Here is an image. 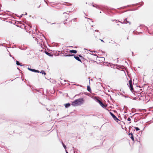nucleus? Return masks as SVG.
<instances>
[{
	"instance_id": "1",
	"label": "nucleus",
	"mask_w": 153,
	"mask_h": 153,
	"mask_svg": "<svg viewBox=\"0 0 153 153\" xmlns=\"http://www.w3.org/2000/svg\"><path fill=\"white\" fill-rule=\"evenodd\" d=\"M84 102V100L83 99H79L73 102L72 105L74 106H77L82 104Z\"/></svg>"
},
{
	"instance_id": "2",
	"label": "nucleus",
	"mask_w": 153,
	"mask_h": 153,
	"mask_svg": "<svg viewBox=\"0 0 153 153\" xmlns=\"http://www.w3.org/2000/svg\"><path fill=\"white\" fill-rule=\"evenodd\" d=\"M129 87H130V89L131 91L133 90L132 86V82L131 80H130L129 81Z\"/></svg>"
},
{
	"instance_id": "3",
	"label": "nucleus",
	"mask_w": 153,
	"mask_h": 153,
	"mask_svg": "<svg viewBox=\"0 0 153 153\" xmlns=\"http://www.w3.org/2000/svg\"><path fill=\"white\" fill-rule=\"evenodd\" d=\"M110 114L114 120L117 122H118V121H119V120L112 113L110 112Z\"/></svg>"
},
{
	"instance_id": "4",
	"label": "nucleus",
	"mask_w": 153,
	"mask_h": 153,
	"mask_svg": "<svg viewBox=\"0 0 153 153\" xmlns=\"http://www.w3.org/2000/svg\"><path fill=\"white\" fill-rule=\"evenodd\" d=\"M97 101L98 102L100 105L102 107H106L105 105H104L99 100L97 99H96Z\"/></svg>"
},
{
	"instance_id": "5",
	"label": "nucleus",
	"mask_w": 153,
	"mask_h": 153,
	"mask_svg": "<svg viewBox=\"0 0 153 153\" xmlns=\"http://www.w3.org/2000/svg\"><path fill=\"white\" fill-rule=\"evenodd\" d=\"M28 69L29 70H30L31 71L34 72H37V73L39 72V71H38L37 70H35L34 69H31V68H28Z\"/></svg>"
},
{
	"instance_id": "6",
	"label": "nucleus",
	"mask_w": 153,
	"mask_h": 153,
	"mask_svg": "<svg viewBox=\"0 0 153 153\" xmlns=\"http://www.w3.org/2000/svg\"><path fill=\"white\" fill-rule=\"evenodd\" d=\"M74 58L77 60L81 62V59H79V58L77 56H74Z\"/></svg>"
},
{
	"instance_id": "7",
	"label": "nucleus",
	"mask_w": 153,
	"mask_h": 153,
	"mask_svg": "<svg viewBox=\"0 0 153 153\" xmlns=\"http://www.w3.org/2000/svg\"><path fill=\"white\" fill-rule=\"evenodd\" d=\"M70 52L71 53H77V51L76 50H70Z\"/></svg>"
},
{
	"instance_id": "8",
	"label": "nucleus",
	"mask_w": 153,
	"mask_h": 153,
	"mask_svg": "<svg viewBox=\"0 0 153 153\" xmlns=\"http://www.w3.org/2000/svg\"><path fill=\"white\" fill-rule=\"evenodd\" d=\"M129 135H131V139L133 140H134V138L133 137V135L132 134H129Z\"/></svg>"
},
{
	"instance_id": "9",
	"label": "nucleus",
	"mask_w": 153,
	"mask_h": 153,
	"mask_svg": "<svg viewBox=\"0 0 153 153\" xmlns=\"http://www.w3.org/2000/svg\"><path fill=\"white\" fill-rule=\"evenodd\" d=\"M70 105V104L69 103H68L66 104L65 105V107L66 108H68V107H69Z\"/></svg>"
},
{
	"instance_id": "10",
	"label": "nucleus",
	"mask_w": 153,
	"mask_h": 153,
	"mask_svg": "<svg viewBox=\"0 0 153 153\" xmlns=\"http://www.w3.org/2000/svg\"><path fill=\"white\" fill-rule=\"evenodd\" d=\"M87 90L89 92H91V90L89 86H87Z\"/></svg>"
},
{
	"instance_id": "11",
	"label": "nucleus",
	"mask_w": 153,
	"mask_h": 153,
	"mask_svg": "<svg viewBox=\"0 0 153 153\" xmlns=\"http://www.w3.org/2000/svg\"><path fill=\"white\" fill-rule=\"evenodd\" d=\"M16 65H20V66H22V65H21L20 64V63L19 62L17 61H16Z\"/></svg>"
},
{
	"instance_id": "12",
	"label": "nucleus",
	"mask_w": 153,
	"mask_h": 153,
	"mask_svg": "<svg viewBox=\"0 0 153 153\" xmlns=\"http://www.w3.org/2000/svg\"><path fill=\"white\" fill-rule=\"evenodd\" d=\"M40 73L42 74H44L45 75L46 74L45 72L44 71H42L40 72Z\"/></svg>"
},
{
	"instance_id": "13",
	"label": "nucleus",
	"mask_w": 153,
	"mask_h": 153,
	"mask_svg": "<svg viewBox=\"0 0 153 153\" xmlns=\"http://www.w3.org/2000/svg\"><path fill=\"white\" fill-rule=\"evenodd\" d=\"M120 73L122 74H125V71L123 70H121L120 71Z\"/></svg>"
},
{
	"instance_id": "14",
	"label": "nucleus",
	"mask_w": 153,
	"mask_h": 153,
	"mask_svg": "<svg viewBox=\"0 0 153 153\" xmlns=\"http://www.w3.org/2000/svg\"><path fill=\"white\" fill-rule=\"evenodd\" d=\"M62 145H63V147H64V148H65V149H66V146L65 145V144L63 143V142H62Z\"/></svg>"
},
{
	"instance_id": "15",
	"label": "nucleus",
	"mask_w": 153,
	"mask_h": 153,
	"mask_svg": "<svg viewBox=\"0 0 153 153\" xmlns=\"http://www.w3.org/2000/svg\"><path fill=\"white\" fill-rule=\"evenodd\" d=\"M134 128L136 129V131H138L140 130V129L137 127H135Z\"/></svg>"
},
{
	"instance_id": "16",
	"label": "nucleus",
	"mask_w": 153,
	"mask_h": 153,
	"mask_svg": "<svg viewBox=\"0 0 153 153\" xmlns=\"http://www.w3.org/2000/svg\"><path fill=\"white\" fill-rule=\"evenodd\" d=\"M74 55H67L66 56H73Z\"/></svg>"
},
{
	"instance_id": "17",
	"label": "nucleus",
	"mask_w": 153,
	"mask_h": 153,
	"mask_svg": "<svg viewBox=\"0 0 153 153\" xmlns=\"http://www.w3.org/2000/svg\"><path fill=\"white\" fill-rule=\"evenodd\" d=\"M46 54L49 56H50L51 55V54L48 52H46Z\"/></svg>"
},
{
	"instance_id": "18",
	"label": "nucleus",
	"mask_w": 153,
	"mask_h": 153,
	"mask_svg": "<svg viewBox=\"0 0 153 153\" xmlns=\"http://www.w3.org/2000/svg\"><path fill=\"white\" fill-rule=\"evenodd\" d=\"M127 120L128 121H130L131 120V118L130 117H129L128 119H127Z\"/></svg>"
},
{
	"instance_id": "19",
	"label": "nucleus",
	"mask_w": 153,
	"mask_h": 153,
	"mask_svg": "<svg viewBox=\"0 0 153 153\" xmlns=\"http://www.w3.org/2000/svg\"><path fill=\"white\" fill-rule=\"evenodd\" d=\"M126 20H127V19H126L125 20H124V21L123 22V23H125V21H126Z\"/></svg>"
},
{
	"instance_id": "20",
	"label": "nucleus",
	"mask_w": 153,
	"mask_h": 153,
	"mask_svg": "<svg viewBox=\"0 0 153 153\" xmlns=\"http://www.w3.org/2000/svg\"><path fill=\"white\" fill-rule=\"evenodd\" d=\"M25 15H27V13H26H26H25Z\"/></svg>"
},
{
	"instance_id": "21",
	"label": "nucleus",
	"mask_w": 153,
	"mask_h": 153,
	"mask_svg": "<svg viewBox=\"0 0 153 153\" xmlns=\"http://www.w3.org/2000/svg\"><path fill=\"white\" fill-rule=\"evenodd\" d=\"M101 41H102V42H104V41H103L102 40H101Z\"/></svg>"
},
{
	"instance_id": "22",
	"label": "nucleus",
	"mask_w": 153,
	"mask_h": 153,
	"mask_svg": "<svg viewBox=\"0 0 153 153\" xmlns=\"http://www.w3.org/2000/svg\"><path fill=\"white\" fill-rule=\"evenodd\" d=\"M66 153H68V152L67 151H66Z\"/></svg>"
},
{
	"instance_id": "23",
	"label": "nucleus",
	"mask_w": 153,
	"mask_h": 153,
	"mask_svg": "<svg viewBox=\"0 0 153 153\" xmlns=\"http://www.w3.org/2000/svg\"><path fill=\"white\" fill-rule=\"evenodd\" d=\"M102 59H104V58L102 57Z\"/></svg>"
}]
</instances>
